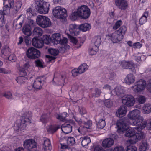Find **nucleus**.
I'll use <instances>...</instances> for the list:
<instances>
[{
  "instance_id": "1",
  "label": "nucleus",
  "mask_w": 151,
  "mask_h": 151,
  "mask_svg": "<svg viewBox=\"0 0 151 151\" xmlns=\"http://www.w3.org/2000/svg\"><path fill=\"white\" fill-rule=\"evenodd\" d=\"M129 124L128 119L126 118H124L118 121L116 123L117 126L118 128L117 131L121 134L126 131L128 129H129L126 132L125 135L126 137H134L136 130L134 129V128H128Z\"/></svg>"
},
{
  "instance_id": "2",
  "label": "nucleus",
  "mask_w": 151,
  "mask_h": 151,
  "mask_svg": "<svg viewBox=\"0 0 151 151\" xmlns=\"http://www.w3.org/2000/svg\"><path fill=\"white\" fill-rule=\"evenodd\" d=\"M140 112L137 109H135L130 111L128 114V117L131 120H134L132 123L136 126L140 125L141 127L137 129L144 128L146 126L147 122L146 120L144 121L143 117L140 116Z\"/></svg>"
},
{
  "instance_id": "3",
  "label": "nucleus",
  "mask_w": 151,
  "mask_h": 151,
  "mask_svg": "<svg viewBox=\"0 0 151 151\" xmlns=\"http://www.w3.org/2000/svg\"><path fill=\"white\" fill-rule=\"evenodd\" d=\"M49 6L50 4L48 3L38 0L36 2L35 9L37 12L41 14H45L48 12Z\"/></svg>"
},
{
  "instance_id": "4",
  "label": "nucleus",
  "mask_w": 151,
  "mask_h": 151,
  "mask_svg": "<svg viewBox=\"0 0 151 151\" xmlns=\"http://www.w3.org/2000/svg\"><path fill=\"white\" fill-rule=\"evenodd\" d=\"M36 21L37 24L43 28L49 27L52 25L50 19L43 15H38L37 17Z\"/></svg>"
},
{
  "instance_id": "5",
  "label": "nucleus",
  "mask_w": 151,
  "mask_h": 151,
  "mask_svg": "<svg viewBox=\"0 0 151 151\" xmlns=\"http://www.w3.org/2000/svg\"><path fill=\"white\" fill-rule=\"evenodd\" d=\"M53 13L55 17L59 19H64L67 16L66 10L60 6L54 8L53 10Z\"/></svg>"
},
{
  "instance_id": "6",
  "label": "nucleus",
  "mask_w": 151,
  "mask_h": 151,
  "mask_svg": "<svg viewBox=\"0 0 151 151\" xmlns=\"http://www.w3.org/2000/svg\"><path fill=\"white\" fill-rule=\"evenodd\" d=\"M77 10L80 17L81 19H86L89 17L91 12L90 9L87 6H81L78 8Z\"/></svg>"
},
{
  "instance_id": "7",
  "label": "nucleus",
  "mask_w": 151,
  "mask_h": 151,
  "mask_svg": "<svg viewBox=\"0 0 151 151\" xmlns=\"http://www.w3.org/2000/svg\"><path fill=\"white\" fill-rule=\"evenodd\" d=\"M26 54L27 57L29 59H36L40 57V52L37 49L33 47H31L27 50Z\"/></svg>"
},
{
  "instance_id": "8",
  "label": "nucleus",
  "mask_w": 151,
  "mask_h": 151,
  "mask_svg": "<svg viewBox=\"0 0 151 151\" xmlns=\"http://www.w3.org/2000/svg\"><path fill=\"white\" fill-rule=\"evenodd\" d=\"M146 85V81L144 80L140 79L137 81L135 83V85L132 86V88L135 92H140L145 89Z\"/></svg>"
},
{
  "instance_id": "9",
  "label": "nucleus",
  "mask_w": 151,
  "mask_h": 151,
  "mask_svg": "<svg viewBox=\"0 0 151 151\" xmlns=\"http://www.w3.org/2000/svg\"><path fill=\"white\" fill-rule=\"evenodd\" d=\"M45 78L44 77L40 76L35 80L32 87L35 90H40L45 82Z\"/></svg>"
},
{
  "instance_id": "10",
  "label": "nucleus",
  "mask_w": 151,
  "mask_h": 151,
  "mask_svg": "<svg viewBox=\"0 0 151 151\" xmlns=\"http://www.w3.org/2000/svg\"><path fill=\"white\" fill-rule=\"evenodd\" d=\"M83 124L84 125L83 126H80L78 129V132L82 134H85L88 131V129L90 128L92 125L91 121L88 120L87 122H84Z\"/></svg>"
},
{
  "instance_id": "11",
  "label": "nucleus",
  "mask_w": 151,
  "mask_h": 151,
  "mask_svg": "<svg viewBox=\"0 0 151 151\" xmlns=\"http://www.w3.org/2000/svg\"><path fill=\"white\" fill-rule=\"evenodd\" d=\"M109 39H110L113 43H117L121 41L123 37L116 31L108 35Z\"/></svg>"
},
{
  "instance_id": "12",
  "label": "nucleus",
  "mask_w": 151,
  "mask_h": 151,
  "mask_svg": "<svg viewBox=\"0 0 151 151\" xmlns=\"http://www.w3.org/2000/svg\"><path fill=\"white\" fill-rule=\"evenodd\" d=\"M122 103L128 106H132L135 103L134 99L132 95H128L122 99Z\"/></svg>"
},
{
  "instance_id": "13",
  "label": "nucleus",
  "mask_w": 151,
  "mask_h": 151,
  "mask_svg": "<svg viewBox=\"0 0 151 151\" xmlns=\"http://www.w3.org/2000/svg\"><path fill=\"white\" fill-rule=\"evenodd\" d=\"M24 146L25 148L30 150L33 148H36L37 146V144L34 139H27L24 142Z\"/></svg>"
},
{
  "instance_id": "14",
  "label": "nucleus",
  "mask_w": 151,
  "mask_h": 151,
  "mask_svg": "<svg viewBox=\"0 0 151 151\" xmlns=\"http://www.w3.org/2000/svg\"><path fill=\"white\" fill-rule=\"evenodd\" d=\"M32 116V114L31 112H26L24 114V118L21 120V125H23L24 127H26L27 124L31 123Z\"/></svg>"
},
{
  "instance_id": "15",
  "label": "nucleus",
  "mask_w": 151,
  "mask_h": 151,
  "mask_svg": "<svg viewBox=\"0 0 151 151\" xmlns=\"http://www.w3.org/2000/svg\"><path fill=\"white\" fill-rule=\"evenodd\" d=\"M125 91L123 88L121 87H116L111 91V94L113 95H117L119 97L123 96Z\"/></svg>"
},
{
  "instance_id": "16",
  "label": "nucleus",
  "mask_w": 151,
  "mask_h": 151,
  "mask_svg": "<svg viewBox=\"0 0 151 151\" xmlns=\"http://www.w3.org/2000/svg\"><path fill=\"white\" fill-rule=\"evenodd\" d=\"M69 30L73 36L78 35L80 32L79 26L74 24H71L69 26Z\"/></svg>"
},
{
  "instance_id": "17",
  "label": "nucleus",
  "mask_w": 151,
  "mask_h": 151,
  "mask_svg": "<svg viewBox=\"0 0 151 151\" xmlns=\"http://www.w3.org/2000/svg\"><path fill=\"white\" fill-rule=\"evenodd\" d=\"M115 4L118 8L121 10H125L128 7V3L125 0H116Z\"/></svg>"
},
{
  "instance_id": "18",
  "label": "nucleus",
  "mask_w": 151,
  "mask_h": 151,
  "mask_svg": "<svg viewBox=\"0 0 151 151\" xmlns=\"http://www.w3.org/2000/svg\"><path fill=\"white\" fill-rule=\"evenodd\" d=\"M73 126H75L74 123L64 124L61 127L62 130L66 134L70 133L72 131V128Z\"/></svg>"
},
{
  "instance_id": "19",
  "label": "nucleus",
  "mask_w": 151,
  "mask_h": 151,
  "mask_svg": "<svg viewBox=\"0 0 151 151\" xmlns=\"http://www.w3.org/2000/svg\"><path fill=\"white\" fill-rule=\"evenodd\" d=\"M67 42L68 39L67 38L64 37L62 39H61L60 43L59 44L62 45V47L60 49V51H62V52H64L66 50L69 49L70 46L66 44Z\"/></svg>"
},
{
  "instance_id": "20",
  "label": "nucleus",
  "mask_w": 151,
  "mask_h": 151,
  "mask_svg": "<svg viewBox=\"0 0 151 151\" xmlns=\"http://www.w3.org/2000/svg\"><path fill=\"white\" fill-rule=\"evenodd\" d=\"M48 51L50 54L54 56H52L50 55L46 56L47 58H49V60L50 61L55 59L56 57L55 56L57 55L59 53V51L58 50L52 48H50L48 49Z\"/></svg>"
},
{
  "instance_id": "21",
  "label": "nucleus",
  "mask_w": 151,
  "mask_h": 151,
  "mask_svg": "<svg viewBox=\"0 0 151 151\" xmlns=\"http://www.w3.org/2000/svg\"><path fill=\"white\" fill-rule=\"evenodd\" d=\"M127 112V107L125 105L121 106L116 112V115L120 118L124 116Z\"/></svg>"
},
{
  "instance_id": "22",
  "label": "nucleus",
  "mask_w": 151,
  "mask_h": 151,
  "mask_svg": "<svg viewBox=\"0 0 151 151\" xmlns=\"http://www.w3.org/2000/svg\"><path fill=\"white\" fill-rule=\"evenodd\" d=\"M8 2V4L6 5L7 6H4L3 11L0 10V11L2 12V13H1V14L3 16L8 14L9 11V7L12 8L13 7V0H9Z\"/></svg>"
},
{
  "instance_id": "23",
  "label": "nucleus",
  "mask_w": 151,
  "mask_h": 151,
  "mask_svg": "<svg viewBox=\"0 0 151 151\" xmlns=\"http://www.w3.org/2000/svg\"><path fill=\"white\" fill-rule=\"evenodd\" d=\"M140 127H141L140 125L137 126L134 128L136 131L134 137H135L136 139L138 140H140L143 138L144 136L143 132L141 131V130L143 128H141V129L137 128H139Z\"/></svg>"
},
{
  "instance_id": "24",
  "label": "nucleus",
  "mask_w": 151,
  "mask_h": 151,
  "mask_svg": "<svg viewBox=\"0 0 151 151\" xmlns=\"http://www.w3.org/2000/svg\"><path fill=\"white\" fill-rule=\"evenodd\" d=\"M114 144L113 139L110 138H107L104 140L102 144V146L104 148H109L112 146Z\"/></svg>"
},
{
  "instance_id": "25",
  "label": "nucleus",
  "mask_w": 151,
  "mask_h": 151,
  "mask_svg": "<svg viewBox=\"0 0 151 151\" xmlns=\"http://www.w3.org/2000/svg\"><path fill=\"white\" fill-rule=\"evenodd\" d=\"M32 43L34 46L37 48H41L43 46L42 40L36 37H34L32 39Z\"/></svg>"
},
{
  "instance_id": "26",
  "label": "nucleus",
  "mask_w": 151,
  "mask_h": 151,
  "mask_svg": "<svg viewBox=\"0 0 151 151\" xmlns=\"http://www.w3.org/2000/svg\"><path fill=\"white\" fill-rule=\"evenodd\" d=\"M135 79V78L133 74H129L125 78L124 81L126 83L130 85L134 82Z\"/></svg>"
},
{
  "instance_id": "27",
  "label": "nucleus",
  "mask_w": 151,
  "mask_h": 151,
  "mask_svg": "<svg viewBox=\"0 0 151 151\" xmlns=\"http://www.w3.org/2000/svg\"><path fill=\"white\" fill-rule=\"evenodd\" d=\"M66 78L65 75H61L60 76L59 78H55L53 81L55 82L57 81V82H56L57 84L58 85L62 86L63 85L64 83V80Z\"/></svg>"
},
{
  "instance_id": "28",
  "label": "nucleus",
  "mask_w": 151,
  "mask_h": 151,
  "mask_svg": "<svg viewBox=\"0 0 151 151\" xmlns=\"http://www.w3.org/2000/svg\"><path fill=\"white\" fill-rule=\"evenodd\" d=\"M22 32L27 36H30L32 34L31 27L29 25L25 24L23 27Z\"/></svg>"
},
{
  "instance_id": "29",
  "label": "nucleus",
  "mask_w": 151,
  "mask_h": 151,
  "mask_svg": "<svg viewBox=\"0 0 151 151\" xmlns=\"http://www.w3.org/2000/svg\"><path fill=\"white\" fill-rule=\"evenodd\" d=\"M52 42L55 44L57 45L60 43L61 40V35L60 33H55L52 35Z\"/></svg>"
},
{
  "instance_id": "30",
  "label": "nucleus",
  "mask_w": 151,
  "mask_h": 151,
  "mask_svg": "<svg viewBox=\"0 0 151 151\" xmlns=\"http://www.w3.org/2000/svg\"><path fill=\"white\" fill-rule=\"evenodd\" d=\"M43 147L45 151H50L51 149L50 143V140L47 139L44 141L43 144Z\"/></svg>"
},
{
  "instance_id": "31",
  "label": "nucleus",
  "mask_w": 151,
  "mask_h": 151,
  "mask_svg": "<svg viewBox=\"0 0 151 151\" xmlns=\"http://www.w3.org/2000/svg\"><path fill=\"white\" fill-rule=\"evenodd\" d=\"M21 16V15H20L18 18L16 22L17 24L15 25L17 29H18L21 28L24 22V19Z\"/></svg>"
},
{
  "instance_id": "32",
  "label": "nucleus",
  "mask_w": 151,
  "mask_h": 151,
  "mask_svg": "<svg viewBox=\"0 0 151 151\" xmlns=\"http://www.w3.org/2000/svg\"><path fill=\"white\" fill-rule=\"evenodd\" d=\"M43 32V31L42 29L38 27H35L32 31L33 35L37 37L41 36Z\"/></svg>"
},
{
  "instance_id": "33",
  "label": "nucleus",
  "mask_w": 151,
  "mask_h": 151,
  "mask_svg": "<svg viewBox=\"0 0 151 151\" xmlns=\"http://www.w3.org/2000/svg\"><path fill=\"white\" fill-rule=\"evenodd\" d=\"M79 30L83 32L89 30L91 28L90 25L88 23H85L80 25L79 26Z\"/></svg>"
},
{
  "instance_id": "34",
  "label": "nucleus",
  "mask_w": 151,
  "mask_h": 151,
  "mask_svg": "<svg viewBox=\"0 0 151 151\" xmlns=\"http://www.w3.org/2000/svg\"><path fill=\"white\" fill-rule=\"evenodd\" d=\"M61 128V126L59 125H51L47 128V131L50 132L52 133H54L56 132L59 128Z\"/></svg>"
},
{
  "instance_id": "35",
  "label": "nucleus",
  "mask_w": 151,
  "mask_h": 151,
  "mask_svg": "<svg viewBox=\"0 0 151 151\" xmlns=\"http://www.w3.org/2000/svg\"><path fill=\"white\" fill-rule=\"evenodd\" d=\"M143 112L144 114H149L151 112V105L150 104H145L142 107Z\"/></svg>"
},
{
  "instance_id": "36",
  "label": "nucleus",
  "mask_w": 151,
  "mask_h": 151,
  "mask_svg": "<svg viewBox=\"0 0 151 151\" xmlns=\"http://www.w3.org/2000/svg\"><path fill=\"white\" fill-rule=\"evenodd\" d=\"M41 40L42 41L43 45L44 43L48 44L51 41V38L50 36L48 35H44Z\"/></svg>"
},
{
  "instance_id": "37",
  "label": "nucleus",
  "mask_w": 151,
  "mask_h": 151,
  "mask_svg": "<svg viewBox=\"0 0 151 151\" xmlns=\"http://www.w3.org/2000/svg\"><path fill=\"white\" fill-rule=\"evenodd\" d=\"M88 66L86 63H84L80 66L78 68L79 72L81 74L85 72L88 68Z\"/></svg>"
},
{
  "instance_id": "38",
  "label": "nucleus",
  "mask_w": 151,
  "mask_h": 151,
  "mask_svg": "<svg viewBox=\"0 0 151 151\" xmlns=\"http://www.w3.org/2000/svg\"><path fill=\"white\" fill-rule=\"evenodd\" d=\"M148 144L146 141H142L139 148V151H146L148 148Z\"/></svg>"
},
{
  "instance_id": "39",
  "label": "nucleus",
  "mask_w": 151,
  "mask_h": 151,
  "mask_svg": "<svg viewBox=\"0 0 151 151\" xmlns=\"http://www.w3.org/2000/svg\"><path fill=\"white\" fill-rule=\"evenodd\" d=\"M65 139L66 140L67 144L70 146L74 145L75 143V139L73 137H69Z\"/></svg>"
},
{
  "instance_id": "40",
  "label": "nucleus",
  "mask_w": 151,
  "mask_h": 151,
  "mask_svg": "<svg viewBox=\"0 0 151 151\" xmlns=\"http://www.w3.org/2000/svg\"><path fill=\"white\" fill-rule=\"evenodd\" d=\"M27 80L26 77L23 76H19L16 79L17 82L20 85L24 84Z\"/></svg>"
},
{
  "instance_id": "41",
  "label": "nucleus",
  "mask_w": 151,
  "mask_h": 151,
  "mask_svg": "<svg viewBox=\"0 0 151 151\" xmlns=\"http://www.w3.org/2000/svg\"><path fill=\"white\" fill-rule=\"evenodd\" d=\"M93 41L95 45V46L98 47L101 42V37L100 36L95 37L93 39Z\"/></svg>"
},
{
  "instance_id": "42",
  "label": "nucleus",
  "mask_w": 151,
  "mask_h": 151,
  "mask_svg": "<svg viewBox=\"0 0 151 151\" xmlns=\"http://www.w3.org/2000/svg\"><path fill=\"white\" fill-rule=\"evenodd\" d=\"M127 30V28L125 26L123 25L116 31L124 37Z\"/></svg>"
},
{
  "instance_id": "43",
  "label": "nucleus",
  "mask_w": 151,
  "mask_h": 151,
  "mask_svg": "<svg viewBox=\"0 0 151 151\" xmlns=\"http://www.w3.org/2000/svg\"><path fill=\"white\" fill-rule=\"evenodd\" d=\"M70 19L73 21L76 20L77 19L80 17L79 14L78 12V10L76 12H72L70 16Z\"/></svg>"
},
{
  "instance_id": "44",
  "label": "nucleus",
  "mask_w": 151,
  "mask_h": 151,
  "mask_svg": "<svg viewBox=\"0 0 151 151\" xmlns=\"http://www.w3.org/2000/svg\"><path fill=\"white\" fill-rule=\"evenodd\" d=\"M91 142V140L90 137H85L82 140L81 144L83 146H85L87 145Z\"/></svg>"
},
{
  "instance_id": "45",
  "label": "nucleus",
  "mask_w": 151,
  "mask_h": 151,
  "mask_svg": "<svg viewBox=\"0 0 151 151\" xmlns=\"http://www.w3.org/2000/svg\"><path fill=\"white\" fill-rule=\"evenodd\" d=\"M106 125V122L103 119H100L97 123V125L98 128L102 129Z\"/></svg>"
},
{
  "instance_id": "46",
  "label": "nucleus",
  "mask_w": 151,
  "mask_h": 151,
  "mask_svg": "<svg viewBox=\"0 0 151 151\" xmlns=\"http://www.w3.org/2000/svg\"><path fill=\"white\" fill-rule=\"evenodd\" d=\"M127 68L131 70V71L134 73H135L136 70L134 66V64L132 62H128Z\"/></svg>"
},
{
  "instance_id": "47",
  "label": "nucleus",
  "mask_w": 151,
  "mask_h": 151,
  "mask_svg": "<svg viewBox=\"0 0 151 151\" xmlns=\"http://www.w3.org/2000/svg\"><path fill=\"white\" fill-rule=\"evenodd\" d=\"M22 5V4L21 1H18L16 3L14 6L13 4V6L12 8H13L15 11H18L21 8Z\"/></svg>"
},
{
  "instance_id": "48",
  "label": "nucleus",
  "mask_w": 151,
  "mask_h": 151,
  "mask_svg": "<svg viewBox=\"0 0 151 151\" xmlns=\"http://www.w3.org/2000/svg\"><path fill=\"white\" fill-rule=\"evenodd\" d=\"M1 53H2V57L6 56L5 58H8V56L9 54V50L6 49H4L2 50L1 51Z\"/></svg>"
},
{
  "instance_id": "49",
  "label": "nucleus",
  "mask_w": 151,
  "mask_h": 151,
  "mask_svg": "<svg viewBox=\"0 0 151 151\" xmlns=\"http://www.w3.org/2000/svg\"><path fill=\"white\" fill-rule=\"evenodd\" d=\"M126 151H137V149L134 145H130L127 147Z\"/></svg>"
},
{
  "instance_id": "50",
  "label": "nucleus",
  "mask_w": 151,
  "mask_h": 151,
  "mask_svg": "<svg viewBox=\"0 0 151 151\" xmlns=\"http://www.w3.org/2000/svg\"><path fill=\"white\" fill-rule=\"evenodd\" d=\"M98 47H94L93 48H90L89 51V54L91 55H92L96 54L97 51L98 50Z\"/></svg>"
},
{
  "instance_id": "51",
  "label": "nucleus",
  "mask_w": 151,
  "mask_h": 151,
  "mask_svg": "<svg viewBox=\"0 0 151 151\" xmlns=\"http://www.w3.org/2000/svg\"><path fill=\"white\" fill-rule=\"evenodd\" d=\"M2 12L0 11V26L2 27L5 24V21L4 20V17L3 15L1 14Z\"/></svg>"
},
{
  "instance_id": "52",
  "label": "nucleus",
  "mask_w": 151,
  "mask_h": 151,
  "mask_svg": "<svg viewBox=\"0 0 151 151\" xmlns=\"http://www.w3.org/2000/svg\"><path fill=\"white\" fill-rule=\"evenodd\" d=\"M27 70H24V68H21L19 70V74L20 76H23L25 77L27 75Z\"/></svg>"
},
{
  "instance_id": "53",
  "label": "nucleus",
  "mask_w": 151,
  "mask_h": 151,
  "mask_svg": "<svg viewBox=\"0 0 151 151\" xmlns=\"http://www.w3.org/2000/svg\"><path fill=\"white\" fill-rule=\"evenodd\" d=\"M3 96L5 97L8 99H10L12 98V95L11 93L10 92H7L4 93Z\"/></svg>"
},
{
  "instance_id": "54",
  "label": "nucleus",
  "mask_w": 151,
  "mask_h": 151,
  "mask_svg": "<svg viewBox=\"0 0 151 151\" xmlns=\"http://www.w3.org/2000/svg\"><path fill=\"white\" fill-rule=\"evenodd\" d=\"M105 106L108 108H110L112 105V102L109 100L107 99L105 100L104 102Z\"/></svg>"
},
{
  "instance_id": "55",
  "label": "nucleus",
  "mask_w": 151,
  "mask_h": 151,
  "mask_svg": "<svg viewBox=\"0 0 151 151\" xmlns=\"http://www.w3.org/2000/svg\"><path fill=\"white\" fill-rule=\"evenodd\" d=\"M145 101V98L143 96H140L138 98V101L139 103L143 104Z\"/></svg>"
},
{
  "instance_id": "56",
  "label": "nucleus",
  "mask_w": 151,
  "mask_h": 151,
  "mask_svg": "<svg viewBox=\"0 0 151 151\" xmlns=\"http://www.w3.org/2000/svg\"><path fill=\"white\" fill-rule=\"evenodd\" d=\"M147 18L142 16L139 20V22L140 24L142 25L147 21Z\"/></svg>"
},
{
  "instance_id": "57",
  "label": "nucleus",
  "mask_w": 151,
  "mask_h": 151,
  "mask_svg": "<svg viewBox=\"0 0 151 151\" xmlns=\"http://www.w3.org/2000/svg\"><path fill=\"white\" fill-rule=\"evenodd\" d=\"M7 58L12 62H14L16 60V57L13 54L10 55Z\"/></svg>"
},
{
  "instance_id": "58",
  "label": "nucleus",
  "mask_w": 151,
  "mask_h": 151,
  "mask_svg": "<svg viewBox=\"0 0 151 151\" xmlns=\"http://www.w3.org/2000/svg\"><path fill=\"white\" fill-rule=\"evenodd\" d=\"M79 70L77 69H73L71 71L72 73L73 76H78L79 74H80L78 72Z\"/></svg>"
},
{
  "instance_id": "59",
  "label": "nucleus",
  "mask_w": 151,
  "mask_h": 151,
  "mask_svg": "<svg viewBox=\"0 0 151 151\" xmlns=\"http://www.w3.org/2000/svg\"><path fill=\"white\" fill-rule=\"evenodd\" d=\"M35 21L32 19H30L28 22V24L26 25H29L31 27L35 26Z\"/></svg>"
},
{
  "instance_id": "60",
  "label": "nucleus",
  "mask_w": 151,
  "mask_h": 151,
  "mask_svg": "<svg viewBox=\"0 0 151 151\" xmlns=\"http://www.w3.org/2000/svg\"><path fill=\"white\" fill-rule=\"evenodd\" d=\"M79 112L81 115H83L86 113L85 109L81 106H79Z\"/></svg>"
},
{
  "instance_id": "61",
  "label": "nucleus",
  "mask_w": 151,
  "mask_h": 151,
  "mask_svg": "<svg viewBox=\"0 0 151 151\" xmlns=\"http://www.w3.org/2000/svg\"><path fill=\"white\" fill-rule=\"evenodd\" d=\"M127 65L128 62L123 61L121 62V65L124 69H127Z\"/></svg>"
},
{
  "instance_id": "62",
  "label": "nucleus",
  "mask_w": 151,
  "mask_h": 151,
  "mask_svg": "<svg viewBox=\"0 0 151 151\" xmlns=\"http://www.w3.org/2000/svg\"><path fill=\"white\" fill-rule=\"evenodd\" d=\"M47 116L46 114H43L41 117L40 120L43 122L45 123L46 122Z\"/></svg>"
},
{
  "instance_id": "63",
  "label": "nucleus",
  "mask_w": 151,
  "mask_h": 151,
  "mask_svg": "<svg viewBox=\"0 0 151 151\" xmlns=\"http://www.w3.org/2000/svg\"><path fill=\"white\" fill-rule=\"evenodd\" d=\"M104 149L100 146L96 145L94 148V151H103Z\"/></svg>"
},
{
  "instance_id": "64",
  "label": "nucleus",
  "mask_w": 151,
  "mask_h": 151,
  "mask_svg": "<svg viewBox=\"0 0 151 151\" xmlns=\"http://www.w3.org/2000/svg\"><path fill=\"white\" fill-rule=\"evenodd\" d=\"M147 87L148 91L150 92H151V80L148 81Z\"/></svg>"
}]
</instances>
